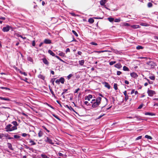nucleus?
Here are the masks:
<instances>
[{"mask_svg": "<svg viewBox=\"0 0 158 158\" xmlns=\"http://www.w3.org/2000/svg\"><path fill=\"white\" fill-rule=\"evenodd\" d=\"M20 73L21 74L24 75L25 76H27V74L25 72H22V71H20Z\"/></svg>", "mask_w": 158, "mask_h": 158, "instance_id": "55", "label": "nucleus"}, {"mask_svg": "<svg viewBox=\"0 0 158 158\" xmlns=\"http://www.w3.org/2000/svg\"><path fill=\"white\" fill-rule=\"evenodd\" d=\"M52 115L55 117L57 119L59 120L60 121H61V120L60 119V118H59V117L57 115H56L55 114H53Z\"/></svg>", "mask_w": 158, "mask_h": 158, "instance_id": "28", "label": "nucleus"}, {"mask_svg": "<svg viewBox=\"0 0 158 158\" xmlns=\"http://www.w3.org/2000/svg\"><path fill=\"white\" fill-rule=\"evenodd\" d=\"M59 55L60 56H64V55H65V54L64 53H63V52H61L59 54Z\"/></svg>", "mask_w": 158, "mask_h": 158, "instance_id": "42", "label": "nucleus"}, {"mask_svg": "<svg viewBox=\"0 0 158 158\" xmlns=\"http://www.w3.org/2000/svg\"><path fill=\"white\" fill-rule=\"evenodd\" d=\"M143 106V104H141V105H140L138 108V109H141L142 107Z\"/></svg>", "mask_w": 158, "mask_h": 158, "instance_id": "64", "label": "nucleus"}, {"mask_svg": "<svg viewBox=\"0 0 158 158\" xmlns=\"http://www.w3.org/2000/svg\"><path fill=\"white\" fill-rule=\"evenodd\" d=\"M147 93L148 95L150 97H152L154 95L156 94V92L155 91L151 89H148Z\"/></svg>", "mask_w": 158, "mask_h": 158, "instance_id": "2", "label": "nucleus"}, {"mask_svg": "<svg viewBox=\"0 0 158 158\" xmlns=\"http://www.w3.org/2000/svg\"><path fill=\"white\" fill-rule=\"evenodd\" d=\"M80 90V89L79 88H77L74 92V93H77Z\"/></svg>", "mask_w": 158, "mask_h": 158, "instance_id": "61", "label": "nucleus"}, {"mask_svg": "<svg viewBox=\"0 0 158 158\" xmlns=\"http://www.w3.org/2000/svg\"><path fill=\"white\" fill-rule=\"evenodd\" d=\"M115 63H116V61H112L110 62L109 63V64L110 65H113V64H114Z\"/></svg>", "mask_w": 158, "mask_h": 158, "instance_id": "49", "label": "nucleus"}, {"mask_svg": "<svg viewBox=\"0 0 158 158\" xmlns=\"http://www.w3.org/2000/svg\"><path fill=\"white\" fill-rule=\"evenodd\" d=\"M104 103H102L101 105V109L103 108L107 104V99L105 98L103 101Z\"/></svg>", "mask_w": 158, "mask_h": 158, "instance_id": "6", "label": "nucleus"}, {"mask_svg": "<svg viewBox=\"0 0 158 158\" xmlns=\"http://www.w3.org/2000/svg\"><path fill=\"white\" fill-rule=\"evenodd\" d=\"M59 82H61L62 84H64V79L63 77H61L59 79Z\"/></svg>", "mask_w": 158, "mask_h": 158, "instance_id": "23", "label": "nucleus"}, {"mask_svg": "<svg viewBox=\"0 0 158 158\" xmlns=\"http://www.w3.org/2000/svg\"><path fill=\"white\" fill-rule=\"evenodd\" d=\"M41 156L42 158H49L46 155L44 154H42Z\"/></svg>", "mask_w": 158, "mask_h": 158, "instance_id": "48", "label": "nucleus"}, {"mask_svg": "<svg viewBox=\"0 0 158 158\" xmlns=\"http://www.w3.org/2000/svg\"><path fill=\"white\" fill-rule=\"evenodd\" d=\"M14 138L16 139H18L20 138V136H19L18 135H15L14 136Z\"/></svg>", "mask_w": 158, "mask_h": 158, "instance_id": "43", "label": "nucleus"}, {"mask_svg": "<svg viewBox=\"0 0 158 158\" xmlns=\"http://www.w3.org/2000/svg\"><path fill=\"white\" fill-rule=\"evenodd\" d=\"M145 79L147 80L148 81V83L149 84H152V81H150L149 79H147L146 78H145Z\"/></svg>", "mask_w": 158, "mask_h": 158, "instance_id": "59", "label": "nucleus"}, {"mask_svg": "<svg viewBox=\"0 0 158 158\" xmlns=\"http://www.w3.org/2000/svg\"><path fill=\"white\" fill-rule=\"evenodd\" d=\"M145 115H149L153 116V115H155L156 114H154V113H151V112H146V113H145Z\"/></svg>", "mask_w": 158, "mask_h": 158, "instance_id": "20", "label": "nucleus"}, {"mask_svg": "<svg viewBox=\"0 0 158 158\" xmlns=\"http://www.w3.org/2000/svg\"><path fill=\"white\" fill-rule=\"evenodd\" d=\"M12 123L14 125V126H17L18 125V124L17 122L16 121H13Z\"/></svg>", "mask_w": 158, "mask_h": 158, "instance_id": "36", "label": "nucleus"}, {"mask_svg": "<svg viewBox=\"0 0 158 158\" xmlns=\"http://www.w3.org/2000/svg\"><path fill=\"white\" fill-rule=\"evenodd\" d=\"M38 77L40 78V79H42L43 80H44L45 79V77L41 75V74H40L38 76Z\"/></svg>", "mask_w": 158, "mask_h": 158, "instance_id": "29", "label": "nucleus"}, {"mask_svg": "<svg viewBox=\"0 0 158 158\" xmlns=\"http://www.w3.org/2000/svg\"><path fill=\"white\" fill-rule=\"evenodd\" d=\"M4 136V134L2 133L0 134V139L2 138Z\"/></svg>", "mask_w": 158, "mask_h": 158, "instance_id": "63", "label": "nucleus"}, {"mask_svg": "<svg viewBox=\"0 0 158 158\" xmlns=\"http://www.w3.org/2000/svg\"><path fill=\"white\" fill-rule=\"evenodd\" d=\"M123 94L125 96V101H127L128 99V96L127 94V91L125 90L123 92Z\"/></svg>", "mask_w": 158, "mask_h": 158, "instance_id": "11", "label": "nucleus"}, {"mask_svg": "<svg viewBox=\"0 0 158 158\" xmlns=\"http://www.w3.org/2000/svg\"><path fill=\"white\" fill-rule=\"evenodd\" d=\"M131 27L134 29H136L138 28H140V26L139 25H134L131 26Z\"/></svg>", "mask_w": 158, "mask_h": 158, "instance_id": "14", "label": "nucleus"}, {"mask_svg": "<svg viewBox=\"0 0 158 158\" xmlns=\"http://www.w3.org/2000/svg\"><path fill=\"white\" fill-rule=\"evenodd\" d=\"M17 129V126H14L12 127H11V131L16 130Z\"/></svg>", "mask_w": 158, "mask_h": 158, "instance_id": "31", "label": "nucleus"}, {"mask_svg": "<svg viewBox=\"0 0 158 158\" xmlns=\"http://www.w3.org/2000/svg\"><path fill=\"white\" fill-rule=\"evenodd\" d=\"M101 98L100 97H98L96 100L92 104V107L93 108H96L98 107L101 103Z\"/></svg>", "mask_w": 158, "mask_h": 158, "instance_id": "1", "label": "nucleus"}, {"mask_svg": "<svg viewBox=\"0 0 158 158\" xmlns=\"http://www.w3.org/2000/svg\"><path fill=\"white\" fill-rule=\"evenodd\" d=\"M104 84V85L108 89H110V86L108 83L105 82Z\"/></svg>", "mask_w": 158, "mask_h": 158, "instance_id": "17", "label": "nucleus"}, {"mask_svg": "<svg viewBox=\"0 0 158 158\" xmlns=\"http://www.w3.org/2000/svg\"><path fill=\"white\" fill-rule=\"evenodd\" d=\"M145 137L146 138H147L148 139H152V137L148 135H145Z\"/></svg>", "mask_w": 158, "mask_h": 158, "instance_id": "38", "label": "nucleus"}, {"mask_svg": "<svg viewBox=\"0 0 158 158\" xmlns=\"http://www.w3.org/2000/svg\"><path fill=\"white\" fill-rule=\"evenodd\" d=\"M73 76V75L72 74H69L68 76H67V79L68 80L70 79L71 77Z\"/></svg>", "mask_w": 158, "mask_h": 158, "instance_id": "46", "label": "nucleus"}, {"mask_svg": "<svg viewBox=\"0 0 158 158\" xmlns=\"http://www.w3.org/2000/svg\"><path fill=\"white\" fill-rule=\"evenodd\" d=\"M68 91V89H64V91L61 94V95H64Z\"/></svg>", "mask_w": 158, "mask_h": 158, "instance_id": "53", "label": "nucleus"}, {"mask_svg": "<svg viewBox=\"0 0 158 158\" xmlns=\"http://www.w3.org/2000/svg\"><path fill=\"white\" fill-rule=\"evenodd\" d=\"M49 89H50V91L51 92V93L52 94V95L53 96L55 97H56V96H55V94H54V92H53V91H52V89H51L50 87H49Z\"/></svg>", "mask_w": 158, "mask_h": 158, "instance_id": "33", "label": "nucleus"}, {"mask_svg": "<svg viewBox=\"0 0 158 158\" xmlns=\"http://www.w3.org/2000/svg\"><path fill=\"white\" fill-rule=\"evenodd\" d=\"M114 89L115 90H117L118 89V85H117V84H116V83L114 84Z\"/></svg>", "mask_w": 158, "mask_h": 158, "instance_id": "40", "label": "nucleus"}, {"mask_svg": "<svg viewBox=\"0 0 158 158\" xmlns=\"http://www.w3.org/2000/svg\"><path fill=\"white\" fill-rule=\"evenodd\" d=\"M0 99L2 100H4L8 101L10 100L8 98H3L1 97H0Z\"/></svg>", "mask_w": 158, "mask_h": 158, "instance_id": "15", "label": "nucleus"}, {"mask_svg": "<svg viewBox=\"0 0 158 158\" xmlns=\"http://www.w3.org/2000/svg\"><path fill=\"white\" fill-rule=\"evenodd\" d=\"M107 51L105 50V51H96L95 52H96L97 53H101V52H107Z\"/></svg>", "mask_w": 158, "mask_h": 158, "instance_id": "56", "label": "nucleus"}, {"mask_svg": "<svg viewBox=\"0 0 158 158\" xmlns=\"http://www.w3.org/2000/svg\"><path fill=\"white\" fill-rule=\"evenodd\" d=\"M114 67L118 69H120L122 66L120 64L118 63L114 65Z\"/></svg>", "mask_w": 158, "mask_h": 158, "instance_id": "16", "label": "nucleus"}, {"mask_svg": "<svg viewBox=\"0 0 158 158\" xmlns=\"http://www.w3.org/2000/svg\"><path fill=\"white\" fill-rule=\"evenodd\" d=\"M143 47L139 45L136 47V48L138 50H139L140 49H143Z\"/></svg>", "mask_w": 158, "mask_h": 158, "instance_id": "34", "label": "nucleus"}, {"mask_svg": "<svg viewBox=\"0 0 158 158\" xmlns=\"http://www.w3.org/2000/svg\"><path fill=\"white\" fill-rule=\"evenodd\" d=\"M28 135V134H26V133H23L22 134V135L23 137H26V136H27Z\"/></svg>", "mask_w": 158, "mask_h": 158, "instance_id": "60", "label": "nucleus"}, {"mask_svg": "<svg viewBox=\"0 0 158 158\" xmlns=\"http://www.w3.org/2000/svg\"><path fill=\"white\" fill-rule=\"evenodd\" d=\"M108 20L110 22H112L114 20V19L113 18L110 17L108 18Z\"/></svg>", "mask_w": 158, "mask_h": 158, "instance_id": "35", "label": "nucleus"}, {"mask_svg": "<svg viewBox=\"0 0 158 158\" xmlns=\"http://www.w3.org/2000/svg\"><path fill=\"white\" fill-rule=\"evenodd\" d=\"M44 43L45 44H50L52 43V41L49 39H45L44 40Z\"/></svg>", "mask_w": 158, "mask_h": 158, "instance_id": "9", "label": "nucleus"}, {"mask_svg": "<svg viewBox=\"0 0 158 158\" xmlns=\"http://www.w3.org/2000/svg\"><path fill=\"white\" fill-rule=\"evenodd\" d=\"M46 139L47 140L46 141V142H47L48 143L51 144H54V143L52 142V140L49 139L48 137H46Z\"/></svg>", "mask_w": 158, "mask_h": 158, "instance_id": "13", "label": "nucleus"}, {"mask_svg": "<svg viewBox=\"0 0 158 158\" xmlns=\"http://www.w3.org/2000/svg\"><path fill=\"white\" fill-rule=\"evenodd\" d=\"M7 144L8 148L10 149L13 150L14 149L12 148V145L10 143H7Z\"/></svg>", "mask_w": 158, "mask_h": 158, "instance_id": "19", "label": "nucleus"}, {"mask_svg": "<svg viewBox=\"0 0 158 158\" xmlns=\"http://www.w3.org/2000/svg\"><path fill=\"white\" fill-rule=\"evenodd\" d=\"M0 88L1 89H5L6 90H10V89L9 88H7V87H0Z\"/></svg>", "mask_w": 158, "mask_h": 158, "instance_id": "37", "label": "nucleus"}, {"mask_svg": "<svg viewBox=\"0 0 158 158\" xmlns=\"http://www.w3.org/2000/svg\"><path fill=\"white\" fill-rule=\"evenodd\" d=\"M153 5L151 2H149L148 3L147 6L149 8H150L152 7Z\"/></svg>", "mask_w": 158, "mask_h": 158, "instance_id": "32", "label": "nucleus"}, {"mask_svg": "<svg viewBox=\"0 0 158 158\" xmlns=\"http://www.w3.org/2000/svg\"><path fill=\"white\" fill-rule=\"evenodd\" d=\"M29 143H31V145H35L36 144V143L35 142L33 141L32 139H29Z\"/></svg>", "mask_w": 158, "mask_h": 158, "instance_id": "21", "label": "nucleus"}, {"mask_svg": "<svg viewBox=\"0 0 158 158\" xmlns=\"http://www.w3.org/2000/svg\"><path fill=\"white\" fill-rule=\"evenodd\" d=\"M140 25L142 26H144L145 27H147L148 26V24L146 23H141L140 24Z\"/></svg>", "mask_w": 158, "mask_h": 158, "instance_id": "30", "label": "nucleus"}, {"mask_svg": "<svg viewBox=\"0 0 158 158\" xmlns=\"http://www.w3.org/2000/svg\"><path fill=\"white\" fill-rule=\"evenodd\" d=\"M55 57H56L57 59H59V60L61 61L64 63L65 62L62 60L59 56H56Z\"/></svg>", "mask_w": 158, "mask_h": 158, "instance_id": "39", "label": "nucleus"}, {"mask_svg": "<svg viewBox=\"0 0 158 158\" xmlns=\"http://www.w3.org/2000/svg\"><path fill=\"white\" fill-rule=\"evenodd\" d=\"M35 40H33L32 41V45L33 46H35Z\"/></svg>", "mask_w": 158, "mask_h": 158, "instance_id": "62", "label": "nucleus"}, {"mask_svg": "<svg viewBox=\"0 0 158 158\" xmlns=\"http://www.w3.org/2000/svg\"><path fill=\"white\" fill-rule=\"evenodd\" d=\"M43 134V132L40 130L38 134V136L40 137H41Z\"/></svg>", "mask_w": 158, "mask_h": 158, "instance_id": "22", "label": "nucleus"}, {"mask_svg": "<svg viewBox=\"0 0 158 158\" xmlns=\"http://www.w3.org/2000/svg\"><path fill=\"white\" fill-rule=\"evenodd\" d=\"M122 73V72L120 71H117V74L118 75H120Z\"/></svg>", "mask_w": 158, "mask_h": 158, "instance_id": "58", "label": "nucleus"}, {"mask_svg": "<svg viewBox=\"0 0 158 158\" xmlns=\"http://www.w3.org/2000/svg\"><path fill=\"white\" fill-rule=\"evenodd\" d=\"M149 78L152 80H154L155 79V77L154 75L152 76H150Z\"/></svg>", "mask_w": 158, "mask_h": 158, "instance_id": "41", "label": "nucleus"}, {"mask_svg": "<svg viewBox=\"0 0 158 158\" xmlns=\"http://www.w3.org/2000/svg\"><path fill=\"white\" fill-rule=\"evenodd\" d=\"M66 107L68 108L69 109L73 111H75L74 109L73 108H72V107L70 106H69L68 105H66Z\"/></svg>", "mask_w": 158, "mask_h": 158, "instance_id": "24", "label": "nucleus"}, {"mask_svg": "<svg viewBox=\"0 0 158 158\" xmlns=\"http://www.w3.org/2000/svg\"><path fill=\"white\" fill-rule=\"evenodd\" d=\"M12 27L9 25H6V27H4L2 29V31L4 32H8L9 31L10 28H12Z\"/></svg>", "mask_w": 158, "mask_h": 158, "instance_id": "4", "label": "nucleus"}, {"mask_svg": "<svg viewBox=\"0 0 158 158\" xmlns=\"http://www.w3.org/2000/svg\"><path fill=\"white\" fill-rule=\"evenodd\" d=\"M114 21L115 22H119L120 21V19H114Z\"/></svg>", "mask_w": 158, "mask_h": 158, "instance_id": "50", "label": "nucleus"}, {"mask_svg": "<svg viewBox=\"0 0 158 158\" xmlns=\"http://www.w3.org/2000/svg\"><path fill=\"white\" fill-rule=\"evenodd\" d=\"M12 126L10 124L7 125L5 127V129L7 132L11 131V127Z\"/></svg>", "mask_w": 158, "mask_h": 158, "instance_id": "7", "label": "nucleus"}, {"mask_svg": "<svg viewBox=\"0 0 158 158\" xmlns=\"http://www.w3.org/2000/svg\"><path fill=\"white\" fill-rule=\"evenodd\" d=\"M56 79V78H54L52 79L51 80V82L52 83L53 85H54V82Z\"/></svg>", "mask_w": 158, "mask_h": 158, "instance_id": "47", "label": "nucleus"}, {"mask_svg": "<svg viewBox=\"0 0 158 158\" xmlns=\"http://www.w3.org/2000/svg\"><path fill=\"white\" fill-rule=\"evenodd\" d=\"M90 44L91 45H95V46H96V45H98V44L97 43H96L94 42H90Z\"/></svg>", "mask_w": 158, "mask_h": 158, "instance_id": "44", "label": "nucleus"}, {"mask_svg": "<svg viewBox=\"0 0 158 158\" xmlns=\"http://www.w3.org/2000/svg\"><path fill=\"white\" fill-rule=\"evenodd\" d=\"M42 127L45 130L48 132H50V131L48 130L47 128H46V127L44 126H42Z\"/></svg>", "mask_w": 158, "mask_h": 158, "instance_id": "51", "label": "nucleus"}, {"mask_svg": "<svg viewBox=\"0 0 158 158\" xmlns=\"http://www.w3.org/2000/svg\"><path fill=\"white\" fill-rule=\"evenodd\" d=\"M107 2L106 0H101L100 2V5L102 6H103L106 9L110 10V9L106 7V5H105V4Z\"/></svg>", "mask_w": 158, "mask_h": 158, "instance_id": "5", "label": "nucleus"}, {"mask_svg": "<svg viewBox=\"0 0 158 158\" xmlns=\"http://www.w3.org/2000/svg\"><path fill=\"white\" fill-rule=\"evenodd\" d=\"M88 22L90 23H93L94 22V20L93 19L90 18L88 19Z\"/></svg>", "mask_w": 158, "mask_h": 158, "instance_id": "26", "label": "nucleus"}, {"mask_svg": "<svg viewBox=\"0 0 158 158\" xmlns=\"http://www.w3.org/2000/svg\"><path fill=\"white\" fill-rule=\"evenodd\" d=\"M138 118V116H135V117H127V118H129V119H131V118Z\"/></svg>", "mask_w": 158, "mask_h": 158, "instance_id": "52", "label": "nucleus"}, {"mask_svg": "<svg viewBox=\"0 0 158 158\" xmlns=\"http://www.w3.org/2000/svg\"><path fill=\"white\" fill-rule=\"evenodd\" d=\"M130 75L132 77L135 79L137 78L138 77L137 74L135 72L131 73H130Z\"/></svg>", "mask_w": 158, "mask_h": 158, "instance_id": "8", "label": "nucleus"}, {"mask_svg": "<svg viewBox=\"0 0 158 158\" xmlns=\"http://www.w3.org/2000/svg\"><path fill=\"white\" fill-rule=\"evenodd\" d=\"M84 103L87 106H89L90 105V103H89L88 101H85L84 102Z\"/></svg>", "mask_w": 158, "mask_h": 158, "instance_id": "54", "label": "nucleus"}, {"mask_svg": "<svg viewBox=\"0 0 158 158\" xmlns=\"http://www.w3.org/2000/svg\"><path fill=\"white\" fill-rule=\"evenodd\" d=\"M84 60H81L79 61V63L80 65L82 66L83 65L84 63Z\"/></svg>", "mask_w": 158, "mask_h": 158, "instance_id": "25", "label": "nucleus"}, {"mask_svg": "<svg viewBox=\"0 0 158 158\" xmlns=\"http://www.w3.org/2000/svg\"><path fill=\"white\" fill-rule=\"evenodd\" d=\"M101 110L100 111V112H105L106 111V109L105 108H103L101 109Z\"/></svg>", "mask_w": 158, "mask_h": 158, "instance_id": "57", "label": "nucleus"}, {"mask_svg": "<svg viewBox=\"0 0 158 158\" xmlns=\"http://www.w3.org/2000/svg\"><path fill=\"white\" fill-rule=\"evenodd\" d=\"M93 96L91 94H89L88 96L85 97V99H87L88 101H89L90 100V99L92 98Z\"/></svg>", "mask_w": 158, "mask_h": 158, "instance_id": "12", "label": "nucleus"}, {"mask_svg": "<svg viewBox=\"0 0 158 158\" xmlns=\"http://www.w3.org/2000/svg\"><path fill=\"white\" fill-rule=\"evenodd\" d=\"M123 69L124 71H129V69L128 68L125 66L123 67Z\"/></svg>", "mask_w": 158, "mask_h": 158, "instance_id": "27", "label": "nucleus"}, {"mask_svg": "<svg viewBox=\"0 0 158 158\" xmlns=\"http://www.w3.org/2000/svg\"><path fill=\"white\" fill-rule=\"evenodd\" d=\"M146 64L150 66L152 68H154L155 67V63L152 61H149L147 62Z\"/></svg>", "mask_w": 158, "mask_h": 158, "instance_id": "3", "label": "nucleus"}, {"mask_svg": "<svg viewBox=\"0 0 158 158\" xmlns=\"http://www.w3.org/2000/svg\"><path fill=\"white\" fill-rule=\"evenodd\" d=\"M42 60H43V63L47 65H49V62L46 58H43L42 59Z\"/></svg>", "mask_w": 158, "mask_h": 158, "instance_id": "10", "label": "nucleus"}, {"mask_svg": "<svg viewBox=\"0 0 158 158\" xmlns=\"http://www.w3.org/2000/svg\"><path fill=\"white\" fill-rule=\"evenodd\" d=\"M48 53L51 55H52L53 56H55V53L51 50H48Z\"/></svg>", "mask_w": 158, "mask_h": 158, "instance_id": "18", "label": "nucleus"}, {"mask_svg": "<svg viewBox=\"0 0 158 158\" xmlns=\"http://www.w3.org/2000/svg\"><path fill=\"white\" fill-rule=\"evenodd\" d=\"M72 32L73 33V34H74L77 37L78 36V34L77 33V32H76L74 30H73L72 31Z\"/></svg>", "mask_w": 158, "mask_h": 158, "instance_id": "45", "label": "nucleus"}]
</instances>
